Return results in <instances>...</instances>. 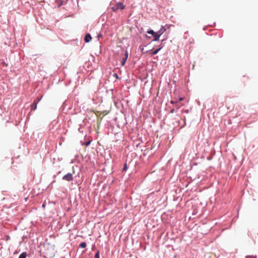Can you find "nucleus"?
Here are the masks:
<instances>
[{"label":"nucleus","mask_w":258,"mask_h":258,"mask_svg":"<svg viewBox=\"0 0 258 258\" xmlns=\"http://www.w3.org/2000/svg\"><path fill=\"white\" fill-rule=\"evenodd\" d=\"M124 5H123L122 3H117L114 6H113L112 9L113 11H116L118 10H123L124 9Z\"/></svg>","instance_id":"nucleus-1"},{"label":"nucleus","mask_w":258,"mask_h":258,"mask_svg":"<svg viewBox=\"0 0 258 258\" xmlns=\"http://www.w3.org/2000/svg\"><path fill=\"white\" fill-rule=\"evenodd\" d=\"M62 179L68 181H72L73 180V175L71 173H68L63 176Z\"/></svg>","instance_id":"nucleus-2"},{"label":"nucleus","mask_w":258,"mask_h":258,"mask_svg":"<svg viewBox=\"0 0 258 258\" xmlns=\"http://www.w3.org/2000/svg\"><path fill=\"white\" fill-rule=\"evenodd\" d=\"M166 31V28L163 26H161L160 29L157 32L159 35L160 36L162 34H163Z\"/></svg>","instance_id":"nucleus-3"},{"label":"nucleus","mask_w":258,"mask_h":258,"mask_svg":"<svg viewBox=\"0 0 258 258\" xmlns=\"http://www.w3.org/2000/svg\"><path fill=\"white\" fill-rule=\"evenodd\" d=\"M85 41L86 42H89L91 41V40L92 39V37L90 35V34H87L86 35L85 37Z\"/></svg>","instance_id":"nucleus-4"},{"label":"nucleus","mask_w":258,"mask_h":258,"mask_svg":"<svg viewBox=\"0 0 258 258\" xmlns=\"http://www.w3.org/2000/svg\"><path fill=\"white\" fill-rule=\"evenodd\" d=\"M154 37V41H158L159 40L160 36L157 32H155V34L152 35Z\"/></svg>","instance_id":"nucleus-5"},{"label":"nucleus","mask_w":258,"mask_h":258,"mask_svg":"<svg viewBox=\"0 0 258 258\" xmlns=\"http://www.w3.org/2000/svg\"><path fill=\"white\" fill-rule=\"evenodd\" d=\"M37 102H34V103L31 104V108L32 110H34L36 109V108H37Z\"/></svg>","instance_id":"nucleus-6"},{"label":"nucleus","mask_w":258,"mask_h":258,"mask_svg":"<svg viewBox=\"0 0 258 258\" xmlns=\"http://www.w3.org/2000/svg\"><path fill=\"white\" fill-rule=\"evenodd\" d=\"M161 48H159L158 49H157L153 51H152L151 52H150V54L152 55H155L156 54H157L159 51L161 49Z\"/></svg>","instance_id":"nucleus-7"},{"label":"nucleus","mask_w":258,"mask_h":258,"mask_svg":"<svg viewBox=\"0 0 258 258\" xmlns=\"http://www.w3.org/2000/svg\"><path fill=\"white\" fill-rule=\"evenodd\" d=\"M27 253L26 252H23L19 256V258H26Z\"/></svg>","instance_id":"nucleus-8"},{"label":"nucleus","mask_w":258,"mask_h":258,"mask_svg":"<svg viewBox=\"0 0 258 258\" xmlns=\"http://www.w3.org/2000/svg\"><path fill=\"white\" fill-rule=\"evenodd\" d=\"M126 59L127 58L124 57L122 58V60L121 61V64L122 66H123L125 64Z\"/></svg>","instance_id":"nucleus-9"},{"label":"nucleus","mask_w":258,"mask_h":258,"mask_svg":"<svg viewBox=\"0 0 258 258\" xmlns=\"http://www.w3.org/2000/svg\"><path fill=\"white\" fill-rule=\"evenodd\" d=\"M86 245H87V244L85 242H82V243H80V247L81 248H85L86 247Z\"/></svg>","instance_id":"nucleus-10"},{"label":"nucleus","mask_w":258,"mask_h":258,"mask_svg":"<svg viewBox=\"0 0 258 258\" xmlns=\"http://www.w3.org/2000/svg\"><path fill=\"white\" fill-rule=\"evenodd\" d=\"M147 32V33H148L149 34H151L152 35L155 34V32H154L152 30H148Z\"/></svg>","instance_id":"nucleus-11"},{"label":"nucleus","mask_w":258,"mask_h":258,"mask_svg":"<svg viewBox=\"0 0 258 258\" xmlns=\"http://www.w3.org/2000/svg\"><path fill=\"white\" fill-rule=\"evenodd\" d=\"M94 258H100L99 251H97V253L95 254Z\"/></svg>","instance_id":"nucleus-12"},{"label":"nucleus","mask_w":258,"mask_h":258,"mask_svg":"<svg viewBox=\"0 0 258 258\" xmlns=\"http://www.w3.org/2000/svg\"><path fill=\"white\" fill-rule=\"evenodd\" d=\"M127 57H128V52H127V51H126L125 52V54H124V57H125L126 58H127Z\"/></svg>","instance_id":"nucleus-13"},{"label":"nucleus","mask_w":258,"mask_h":258,"mask_svg":"<svg viewBox=\"0 0 258 258\" xmlns=\"http://www.w3.org/2000/svg\"><path fill=\"white\" fill-rule=\"evenodd\" d=\"M127 169V166H126V164H125L124 165V167L123 168V171H125L126 170V169Z\"/></svg>","instance_id":"nucleus-14"},{"label":"nucleus","mask_w":258,"mask_h":258,"mask_svg":"<svg viewBox=\"0 0 258 258\" xmlns=\"http://www.w3.org/2000/svg\"><path fill=\"white\" fill-rule=\"evenodd\" d=\"M183 100V98L180 97V98L179 99L178 101H182V100Z\"/></svg>","instance_id":"nucleus-15"},{"label":"nucleus","mask_w":258,"mask_h":258,"mask_svg":"<svg viewBox=\"0 0 258 258\" xmlns=\"http://www.w3.org/2000/svg\"><path fill=\"white\" fill-rule=\"evenodd\" d=\"M174 111H175V110L173 109H172L170 112H171V113H173V112H174Z\"/></svg>","instance_id":"nucleus-16"},{"label":"nucleus","mask_w":258,"mask_h":258,"mask_svg":"<svg viewBox=\"0 0 258 258\" xmlns=\"http://www.w3.org/2000/svg\"><path fill=\"white\" fill-rule=\"evenodd\" d=\"M170 103H172V104H174V103H175V102H174V101H172V100H171V101H170Z\"/></svg>","instance_id":"nucleus-17"},{"label":"nucleus","mask_w":258,"mask_h":258,"mask_svg":"<svg viewBox=\"0 0 258 258\" xmlns=\"http://www.w3.org/2000/svg\"><path fill=\"white\" fill-rule=\"evenodd\" d=\"M165 27H166L168 29V28H169L170 26H169V25H166L165 26Z\"/></svg>","instance_id":"nucleus-18"},{"label":"nucleus","mask_w":258,"mask_h":258,"mask_svg":"<svg viewBox=\"0 0 258 258\" xmlns=\"http://www.w3.org/2000/svg\"><path fill=\"white\" fill-rule=\"evenodd\" d=\"M179 107H180V106H177V108H179Z\"/></svg>","instance_id":"nucleus-19"}]
</instances>
